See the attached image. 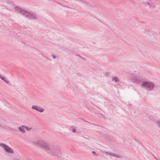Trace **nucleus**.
Wrapping results in <instances>:
<instances>
[{
  "label": "nucleus",
  "mask_w": 160,
  "mask_h": 160,
  "mask_svg": "<svg viewBox=\"0 0 160 160\" xmlns=\"http://www.w3.org/2000/svg\"><path fill=\"white\" fill-rule=\"evenodd\" d=\"M134 82L135 83L138 84H141L143 83V82H145L144 81V79L142 77L140 76H136L134 78Z\"/></svg>",
  "instance_id": "nucleus-4"
},
{
  "label": "nucleus",
  "mask_w": 160,
  "mask_h": 160,
  "mask_svg": "<svg viewBox=\"0 0 160 160\" xmlns=\"http://www.w3.org/2000/svg\"><path fill=\"white\" fill-rule=\"evenodd\" d=\"M100 114L102 116H103L102 115H101V114Z\"/></svg>",
  "instance_id": "nucleus-21"
},
{
  "label": "nucleus",
  "mask_w": 160,
  "mask_h": 160,
  "mask_svg": "<svg viewBox=\"0 0 160 160\" xmlns=\"http://www.w3.org/2000/svg\"><path fill=\"white\" fill-rule=\"evenodd\" d=\"M76 56H78L79 57H80V58H82L83 59V60H85V58H83L81 56H80V55H77Z\"/></svg>",
  "instance_id": "nucleus-15"
},
{
  "label": "nucleus",
  "mask_w": 160,
  "mask_h": 160,
  "mask_svg": "<svg viewBox=\"0 0 160 160\" xmlns=\"http://www.w3.org/2000/svg\"><path fill=\"white\" fill-rule=\"evenodd\" d=\"M32 109L35 110L40 112H42L44 111V108H43L38 106L33 105L32 106Z\"/></svg>",
  "instance_id": "nucleus-5"
},
{
  "label": "nucleus",
  "mask_w": 160,
  "mask_h": 160,
  "mask_svg": "<svg viewBox=\"0 0 160 160\" xmlns=\"http://www.w3.org/2000/svg\"><path fill=\"white\" fill-rule=\"evenodd\" d=\"M110 74V72H107L106 73V76H108Z\"/></svg>",
  "instance_id": "nucleus-14"
},
{
  "label": "nucleus",
  "mask_w": 160,
  "mask_h": 160,
  "mask_svg": "<svg viewBox=\"0 0 160 160\" xmlns=\"http://www.w3.org/2000/svg\"><path fill=\"white\" fill-rule=\"evenodd\" d=\"M47 59H48V60H50V59H49V58H47Z\"/></svg>",
  "instance_id": "nucleus-20"
},
{
  "label": "nucleus",
  "mask_w": 160,
  "mask_h": 160,
  "mask_svg": "<svg viewBox=\"0 0 160 160\" xmlns=\"http://www.w3.org/2000/svg\"><path fill=\"white\" fill-rule=\"evenodd\" d=\"M72 131L73 133H75L76 132L77 129L74 126L72 127Z\"/></svg>",
  "instance_id": "nucleus-11"
},
{
  "label": "nucleus",
  "mask_w": 160,
  "mask_h": 160,
  "mask_svg": "<svg viewBox=\"0 0 160 160\" xmlns=\"http://www.w3.org/2000/svg\"><path fill=\"white\" fill-rule=\"evenodd\" d=\"M35 144L37 146L49 151V153L51 155L58 158H61L62 156V154L59 148L55 146L50 148L49 144L45 141L41 140L37 141L35 142Z\"/></svg>",
  "instance_id": "nucleus-1"
},
{
  "label": "nucleus",
  "mask_w": 160,
  "mask_h": 160,
  "mask_svg": "<svg viewBox=\"0 0 160 160\" xmlns=\"http://www.w3.org/2000/svg\"><path fill=\"white\" fill-rule=\"evenodd\" d=\"M106 153L107 154L109 155V156H112L115 157H116L118 158H122L121 156H120L119 155H116L115 154L111 153V152H106Z\"/></svg>",
  "instance_id": "nucleus-6"
},
{
  "label": "nucleus",
  "mask_w": 160,
  "mask_h": 160,
  "mask_svg": "<svg viewBox=\"0 0 160 160\" xmlns=\"http://www.w3.org/2000/svg\"><path fill=\"white\" fill-rule=\"evenodd\" d=\"M0 78H1L2 80L4 81L6 83H7L8 84V81L6 80L5 77H2L1 75H0Z\"/></svg>",
  "instance_id": "nucleus-9"
},
{
  "label": "nucleus",
  "mask_w": 160,
  "mask_h": 160,
  "mask_svg": "<svg viewBox=\"0 0 160 160\" xmlns=\"http://www.w3.org/2000/svg\"><path fill=\"white\" fill-rule=\"evenodd\" d=\"M0 146L3 148L5 151L8 153H13L14 151L12 149L9 147L8 145L4 143H1L0 144Z\"/></svg>",
  "instance_id": "nucleus-3"
},
{
  "label": "nucleus",
  "mask_w": 160,
  "mask_h": 160,
  "mask_svg": "<svg viewBox=\"0 0 160 160\" xmlns=\"http://www.w3.org/2000/svg\"><path fill=\"white\" fill-rule=\"evenodd\" d=\"M92 153L95 156H97L98 155V154H97L95 151H92Z\"/></svg>",
  "instance_id": "nucleus-13"
},
{
  "label": "nucleus",
  "mask_w": 160,
  "mask_h": 160,
  "mask_svg": "<svg viewBox=\"0 0 160 160\" xmlns=\"http://www.w3.org/2000/svg\"><path fill=\"white\" fill-rule=\"evenodd\" d=\"M24 14H25L27 16H28L31 18H35V17L33 15H32V14H29L27 12H25V13H24Z\"/></svg>",
  "instance_id": "nucleus-8"
},
{
  "label": "nucleus",
  "mask_w": 160,
  "mask_h": 160,
  "mask_svg": "<svg viewBox=\"0 0 160 160\" xmlns=\"http://www.w3.org/2000/svg\"><path fill=\"white\" fill-rule=\"evenodd\" d=\"M25 126L24 125H22L21 127H19L18 129L19 131L23 133L25 132V130L24 129Z\"/></svg>",
  "instance_id": "nucleus-7"
},
{
  "label": "nucleus",
  "mask_w": 160,
  "mask_h": 160,
  "mask_svg": "<svg viewBox=\"0 0 160 160\" xmlns=\"http://www.w3.org/2000/svg\"><path fill=\"white\" fill-rule=\"evenodd\" d=\"M25 128L26 130L28 131H30L31 129V128H29L27 126H25Z\"/></svg>",
  "instance_id": "nucleus-12"
},
{
  "label": "nucleus",
  "mask_w": 160,
  "mask_h": 160,
  "mask_svg": "<svg viewBox=\"0 0 160 160\" xmlns=\"http://www.w3.org/2000/svg\"><path fill=\"white\" fill-rule=\"evenodd\" d=\"M22 43H24V44H26V43H25V42H22Z\"/></svg>",
  "instance_id": "nucleus-19"
},
{
  "label": "nucleus",
  "mask_w": 160,
  "mask_h": 160,
  "mask_svg": "<svg viewBox=\"0 0 160 160\" xmlns=\"http://www.w3.org/2000/svg\"><path fill=\"white\" fill-rule=\"evenodd\" d=\"M112 80L116 82H119L118 78L116 77H114L112 78Z\"/></svg>",
  "instance_id": "nucleus-10"
},
{
  "label": "nucleus",
  "mask_w": 160,
  "mask_h": 160,
  "mask_svg": "<svg viewBox=\"0 0 160 160\" xmlns=\"http://www.w3.org/2000/svg\"><path fill=\"white\" fill-rule=\"evenodd\" d=\"M85 121V122H87L88 123H89L90 124H92L94 125H95L96 126V125H95V124H94L92 123H91V122H88V121Z\"/></svg>",
  "instance_id": "nucleus-16"
},
{
  "label": "nucleus",
  "mask_w": 160,
  "mask_h": 160,
  "mask_svg": "<svg viewBox=\"0 0 160 160\" xmlns=\"http://www.w3.org/2000/svg\"><path fill=\"white\" fill-rule=\"evenodd\" d=\"M158 44L160 45V41H158Z\"/></svg>",
  "instance_id": "nucleus-18"
},
{
  "label": "nucleus",
  "mask_w": 160,
  "mask_h": 160,
  "mask_svg": "<svg viewBox=\"0 0 160 160\" xmlns=\"http://www.w3.org/2000/svg\"><path fill=\"white\" fill-rule=\"evenodd\" d=\"M52 56L54 58H57V56H56L52 55Z\"/></svg>",
  "instance_id": "nucleus-17"
},
{
  "label": "nucleus",
  "mask_w": 160,
  "mask_h": 160,
  "mask_svg": "<svg viewBox=\"0 0 160 160\" xmlns=\"http://www.w3.org/2000/svg\"><path fill=\"white\" fill-rule=\"evenodd\" d=\"M155 87V84L151 82L148 81H145L141 85V87L144 88L148 91L152 90Z\"/></svg>",
  "instance_id": "nucleus-2"
}]
</instances>
